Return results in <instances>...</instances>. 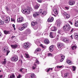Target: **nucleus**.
I'll return each mask as SVG.
<instances>
[{"label":"nucleus","mask_w":78,"mask_h":78,"mask_svg":"<svg viewBox=\"0 0 78 78\" xmlns=\"http://www.w3.org/2000/svg\"><path fill=\"white\" fill-rule=\"evenodd\" d=\"M57 46L59 50H62V48L64 46V44L62 43L58 42L57 43Z\"/></svg>","instance_id":"obj_2"},{"label":"nucleus","mask_w":78,"mask_h":78,"mask_svg":"<svg viewBox=\"0 0 78 78\" xmlns=\"http://www.w3.org/2000/svg\"><path fill=\"white\" fill-rule=\"evenodd\" d=\"M4 23V22L2 21L1 20H0V25H3Z\"/></svg>","instance_id":"obj_29"},{"label":"nucleus","mask_w":78,"mask_h":78,"mask_svg":"<svg viewBox=\"0 0 78 78\" xmlns=\"http://www.w3.org/2000/svg\"><path fill=\"white\" fill-rule=\"evenodd\" d=\"M15 78V75L13 74H11L10 76V78Z\"/></svg>","instance_id":"obj_24"},{"label":"nucleus","mask_w":78,"mask_h":78,"mask_svg":"<svg viewBox=\"0 0 78 78\" xmlns=\"http://www.w3.org/2000/svg\"><path fill=\"white\" fill-rule=\"evenodd\" d=\"M30 33H31V32L30 31H29L27 32V34H30Z\"/></svg>","instance_id":"obj_57"},{"label":"nucleus","mask_w":78,"mask_h":78,"mask_svg":"<svg viewBox=\"0 0 78 78\" xmlns=\"http://www.w3.org/2000/svg\"><path fill=\"white\" fill-rule=\"evenodd\" d=\"M33 10V9L31 8H30L29 7H28L27 8V10H22V11L23 12H24L25 13H26V14H29L30 13V12L31 11H32Z\"/></svg>","instance_id":"obj_1"},{"label":"nucleus","mask_w":78,"mask_h":78,"mask_svg":"<svg viewBox=\"0 0 78 78\" xmlns=\"http://www.w3.org/2000/svg\"><path fill=\"white\" fill-rule=\"evenodd\" d=\"M5 51H6V52H7L6 55L7 56V55H8L9 53V52H10V51H9V50H7V48L6 49V50Z\"/></svg>","instance_id":"obj_31"},{"label":"nucleus","mask_w":78,"mask_h":78,"mask_svg":"<svg viewBox=\"0 0 78 78\" xmlns=\"http://www.w3.org/2000/svg\"><path fill=\"white\" fill-rule=\"evenodd\" d=\"M21 78V76L19 74L18 76L17 77V78Z\"/></svg>","instance_id":"obj_48"},{"label":"nucleus","mask_w":78,"mask_h":78,"mask_svg":"<svg viewBox=\"0 0 78 78\" xmlns=\"http://www.w3.org/2000/svg\"><path fill=\"white\" fill-rule=\"evenodd\" d=\"M53 11L55 14H58V9H54Z\"/></svg>","instance_id":"obj_17"},{"label":"nucleus","mask_w":78,"mask_h":78,"mask_svg":"<svg viewBox=\"0 0 78 78\" xmlns=\"http://www.w3.org/2000/svg\"><path fill=\"white\" fill-rule=\"evenodd\" d=\"M78 36V34L77 33H75L74 34V36L75 37V38L76 37Z\"/></svg>","instance_id":"obj_38"},{"label":"nucleus","mask_w":78,"mask_h":78,"mask_svg":"<svg viewBox=\"0 0 78 78\" xmlns=\"http://www.w3.org/2000/svg\"><path fill=\"white\" fill-rule=\"evenodd\" d=\"M63 29L64 31H68L70 29V26L69 24H66L65 26H63Z\"/></svg>","instance_id":"obj_3"},{"label":"nucleus","mask_w":78,"mask_h":78,"mask_svg":"<svg viewBox=\"0 0 78 78\" xmlns=\"http://www.w3.org/2000/svg\"><path fill=\"white\" fill-rule=\"evenodd\" d=\"M36 68V67L35 66H33L32 67V69L33 70H34V69H35Z\"/></svg>","instance_id":"obj_54"},{"label":"nucleus","mask_w":78,"mask_h":78,"mask_svg":"<svg viewBox=\"0 0 78 78\" xmlns=\"http://www.w3.org/2000/svg\"><path fill=\"white\" fill-rule=\"evenodd\" d=\"M36 77V76L35 75L33 74H32L30 76V77L29 78H34Z\"/></svg>","instance_id":"obj_19"},{"label":"nucleus","mask_w":78,"mask_h":78,"mask_svg":"<svg viewBox=\"0 0 78 78\" xmlns=\"http://www.w3.org/2000/svg\"><path fill=\"white\" fill-rule=\"evenodd\" d=\"M23 45V47L25 48H28L30 47V44L28 43H25Z\"/></svg>","instance_id":"obj_5"},{"label":"nucleus","mask_w":78,"mask_h":78,"mask_svg":"<svg viewBox=\"0 0 78 78\" xmlns=\"http://www.w3.org/2000/svg\"><path fill=\"white\" fill-rule=\"evenodd\" d=\"M58 34H61V30H59L58 31Z\"/></svg>","instance_id":"obj_49"},{"label":"nucleus","mask_w":78,"mask_h":78,"mask_svg":"<svg viewBox=\"0 0 78 78\" xmlns=\"http://www.w3.org/2000/svg\"><path fill=\"white\" fill-rule=\"evenodd\" d=\"M37 24V23L36 22H33L32 23H31V25L33 27L34 26H35Z\"/></svg>","instance_id":"obj_18"},{"label":"nucleus","mask_w":78,"mask_h":78,"mask_svg":"<svg viewBox=\"0 0 78 78\" xmlns=\"http://www.w3.org/2000/svg\"><path fill=\"white\" fill-rule=\"evenodd\" d=\"M2 37V34L1 33H0V37Z\"/></svg>","instance_id":"obj_61"},{"label":"nucleus","mask_w":78,"mask_h":78,"mask_svg":"<svg viewBox=\"0 0 78 78\" xmlns=\"http://www.w3.org/2000/svg\"><path fill=\"white\" fill-rule=\"evenodd\" d=\"M75 3V0H69V4L70 5H73Z\"/></svg>","instance_id":"obj_7"},{"label":"nucleus","mask_w":78,"mask_h":78,"mask_svg":"<svg viewBox=\"0 0 78 78\" xmlns=\"http://www.w3.org/2000/svg\"><path fill=\"white\" fill-rule=\"evenodd\" d=\"M24 28H25L24 27H20L19 28V30H20V31H22V30H23V29H24Z\"/></svg>","instance_id":"obj_28"},{"label":"nucleus","mask_w":78,"mask_h":78,"mask_svg":"<svg viewBox=\"0 0 78 78\" xmlns=\"http://www.w3.org/2000/svg\"><path fill=\"white\" fill-rule=\"evenodd\" d=\"M54 20V18H53V17H52L51 18H49L48 19V22H52Z\"/></svg>","instance_id":"obj_12"},{"label":"nucleus","mask_w":78,"mask_h":78,"mask_svg":"<svg viewBox=\"0 0 78 78\" xmlns=\"http://www.w3.org/2000/svg\"><path fill=\"white\" fill-rule=\"evenodd\" d=\"M11 46L12 48L14 49L17 48V47H18V45L17 44H15L14 45L12 44Z\"/></svg>","instance_id":"obj_10"},{"label":"nucleus","mask_w":78,"mask_h":78,"mask_svg":"<svg viewBox=\"0 0 78 78\" xmlns=\"http://www.w3.org/2000/svg\"><path fill=\"white\" fill-rule=\"evenodd\" d=\"M41 50V48H38L35 50V52H37V51H40Z\"/></svg>","instance_id":"obj_30"},{"label":"nucleus","mask_w":78,"mask_h":78,"mask_svg":"<svg viewBox=\"0 0 78 78\" xmlns=\"http://www.w3.org/2000/svg\"><path fill=\"white\" fill-rule=\"evenodd\" d=\"M34 8L35 9H37L39 8V6L37 5H36L34 6Z\"/></svg>","instance_id":"obj_25"},{"label":"nucleus","mask_w":78,"mask_h":78,"mask_svg":"<svg viewBox=\"0 0 78 78\" xmlns=\"http://www.w3.org/2000/svg\"><path fill=\"white\" fill-rule=\"evenodd\" d=\"M64 59H63L62 58V59H60V61H61V62H62V61H63L64 60Z\"/></svg>","instance_id":"obj_55"},{"label":"nucleus","mask_w":78,"mask_h":78,"mask_svg":"<svg viewBox=\"0 0 78 78\" xmlns=\"http://www.w3.org/2000/svg\"><path fill=\"white\" fill-rule=\"evenodd\" d=\"M73 35H72L71 36H70V37H71V39H73Z\"/></svg>","instance_id":"obj_62"},{"label":"nucleus","mask_w":78,"mask_h":78,"mask_svg":"<svg viewBox=\"0 0 78 78\" xmlns=\"http://www.w3.org/2000/svg\"><path fill=\"white\" fill-rule=\"evenodd\" d=\"M4 32L5 34H10V32L9 31L4 30Z\"/></svg>","instance_id":"obj_20"},{"label":"nucleus","mask_w":78,"mask_h":78,"mask_svg":"<svg viewBox=\"0 0 78 78\" xmlns=\"http://www.w3.org/2000/svg\"><path fill=\"white\" fill-rule=\"evenodd\" d=\"M35 61L36 63H37V64H39V61L37 60V59H36Z\"/></svg>","instance_id":"obj_41"},{"label":"nucleus","mask_w":78,"mask_h":78,"mask_svg":"<svg viewBox=\"0 0 78 78\" xmlns=\"http://www.w3.org/2000/svg\"><path fill=\"white\" fill-rule=\"evenodd\" d=\"M68 73H66L65 74H64V77H65L66 78V77H67V76H68Z\"/></svg>","instance_id":"obj_43"},{"label":"nucleus","mask_w":78,"mask_h":78,"mask_svg":"<svg viewBox=\"0 0 78 78\" xmlns=\"http://www.w3.org/2000/svg\"><path fill=\"white\" fill-rule=\"evenodd\" d=\"M65 9H67V10L69 9V8L67 7H65Z\"/></svg>","instance_id":"obj_60"},{"label":"nucleus","mask_w":78,"mask_h":78,"mask_svg":"<svg viewBox=\"0 0 78 78\" xmlns=\"http://www.w3.org/2000/svg\"><path fill=\"white\" fill-rule=\"evenodd\" d=\"M70 17V15H69L67 14L66 16V17L67 19H69V17Z\"/></svg>","instance_id":"obj_45"},{"label":"nucleus","mask_w":78,"mask_h":78,"mask_svg":"<svg viewBox=\"0 0 78 78\" xmlns=\"http://www.w3.org/2000/svg\"><path fill=\"white\" fill-rule=\"evenodd\" d=\"M37 1L39 3H41L42 2V0H38Z\"/></svg>","instance_id":"obj_51"},{"label":"nucleus","mask_w":78,"mask_h":78,"mask_svg":"<svg viewBox=\"0 0 78 78\" xmlns=\"http://www.w3.org/2000/svg\"><path fill=\"white\" fill-rule=\"evenodd\" d=\"M44 42L46 44H48L50 43L49 40L48 39H45L44 41Z\"/></svg>","instance_id":"obj_13"},{"label":"nucleus","mask_w":78,"mask_h":78,"mask_svg":"<svg viewBox=\"0 0 78 78\" xmlns=\"http://www.w3.org/2000/svg\"><path fill=\"white\" fill-rule=\"evenodd\" d=\"M33 16L35 17H36V16H39V12H35L34 13Z\"/></svg>","instance_id":"obj_15"},{"label":"nucleus","mask_w":78,"mask_h":78,"mask_svg":"<svg viewBox=\"0 0 78 78\" xmlns=\"http://www.w3.org/2000/svg\"><path fill=\"white\" fill-rule=\"evenodd\" d=\"M34 66H35V67H36V66H37V65H36V64H35V63H34Z\"/></svg>","instance_id":"obj_64"},{"label":"nucleus","mask_w":78,"mask_h":78,"mask_svg":"<svg viewBox=\"0 0 78 78\" xmlns=\"http://www.w3.org/2000/svg\"><path fill=\"white\" fill-rule=\"evenodd\" d=\"M23 18L22 17H20L19 18H18L17 20V21L19 23H21V22H22L23 21Z\"/></svg>","instance_id":"obj_6"},{"label":"nucleus","mask_w":78,"mask_h":78,"mask_svg":"<svg viewBox=\"0 0 78 78\" xmlns=\"http://www.w3.org/2000/svg\"><path fill=\"white\" fill-rule=\"evenodd\" d=\"M75 39H76V40H77V41H78V36H77L76 37V38H75Z\"/></svg>","instance_id":"obj_59"},{"label":"nucleus","mask_w":78,"mask_h":78,"mask_svg":"<svg viewBox=\"0 0 78 78\" xmlns=\"http://www.w3.org/2000/svg\"><path fill=\"white\" fill-rule=\"evenodd\" d=\"M62 41L63 42H65L67 44L69 43V40L68 38H64L62 39Z\"/></svg>","instance_id":"obj_9"},{"label":"nucleus","mask_w":78,"mask_h":78,"mask_svg":"<svg viewBox=\"0 0 78 78\" xmlns=\"http://www.w3.org/2000/svg\"><path fill=\"white\" fill-rule=\"evenodd\" d=\"M40 46H41V47L42 48H44V46L43 44H40Z\"/></svg>","instance_id":"obj_52"},{"label":"nucleus","mask_w":78,"mask_h":78,"mask_svg":"<svg viewBox=\"0 0 78 78\" xmlns=\"http://www.w3.org/2000/svg\"><path fill=\"white\" fill-rule=\"evenodd\" d=\"M6 59H4V61L2 62V64H6Z\"/></svg>","instance_id":"obj_23"},{"label":"nucleus","mask_w":78,"mask_h":78,"mask_svg":"<svg viewBox=\"0 0 78 78\" xmlns=\"http://www.w3.org/2000/svg\"><path fill=\"white\" fill-rule=\"evenodd\" d=\"M56 22L57 23V26L58 27H60V25L61 24V21L59 20H58L56 21Z\"/></svg>","instance_id":"obj_14"},{"label":"nucleus","mask_w":78,"mask_h":78,"mask_svg":"<svg viewBox=\"0 0 78 78\" xmlns=\"http://www.w3.org/2000/svg\"><path fill=\"white\" fill-rule=\"evenodd\" d=\"M50 68H49L47 69V72H48L49 71H50Z\"/></svg>","instance_id":"obj_58"},{"label":"nucleus","mask_w":78,"mask_h":78,"mask_svg":"<svg viewBox=\"0 0 78 78\" xmlns=\"http://www.w3.org/2000/svg\"><path fill=\"white\" fill-rule=\"evenodd\" d=\"M56 30V28L55 27H52V28L51 31H55Z\"/></svg>","instance_id":"obj_21"},{"label":"nucleus","mask_w":78,"mask_h":78,"mask_svg":"<svg viewBox=\"0 0 78 78\" xmlns=\"http://www.w3.org/2000/svg\"><path fill=\"white\" fill-rule=\"evenodd\" d=\"M11 59L13 61L16 62L18 60V57L17 56L15 55L11 58Z\"/></svg>","instance_id":"obj_4"},{"label":"nucleus","mask_w":78,"mask_h":78,"mask_svg":"<svg viewBox=\"0 0 78 78\" xmlns=\"http://www.w3.org/2000/svg\"><path fill=\"white\" fill-rule=\"evenodd\" d=\"M63 15H64V16H66V15H67V13L66 12H64L63 13Z\"/></svg>","instance_id":"obj_50"},{"label":"nucleus","mask_w":78,"mask_h":78,"mask_svg":"<svg viewBox=\"0 0 78 78\" xmlns=\"http://www.w3.org/2000/svg\"><path fill=\"white\" fill-rule=\"evenodd\" d=\"M46 14H47V12L45 11H44V12L41 13V15H42V16H45Z\"/></svg>","instance_id":"obj_22"},{"label":"nucleus","mask_w":78,"mask_h":78,"mask_svg":"<svg viewBox=\"0 0 78 78\" xmlns=\"http://www.w3.org/2000/svg\"><path fill=\"white\" fill-rule=\"evenodd\" d=\"M3 77V75H0V78H2Z\"/></svg>","instance_id":"obj_63"},{"label":"nucleus","mask_w":78,"mask_h":78,"mask_svg":"<svg viewBox=\"0 0 78 78\" xmlns=\"http://www.w3.org/2000/svg\"><path fill=\"white\" fill-rule=\"evenodd\" d=\"M23 28H26L27 27V25L26 24H23Z\"/></svg>","instance_id":"obj_33"},{"label":"nucleus","mask_w":78,"mask_h":78,"mask_svg":"<svg viewBox=\"0 0 78 78\" xmlns=\"http://www.w3.org/2000/svg\"><path fill=\"white\" fill-rule=\"evenodd\" d=\"M24 69L23 68H21L20 69V72H21V73H23V70Z\"/></svg>","instance_id":"obj_26"},{"label":"nucleus","mask_w":78,"mask_h":78,"mask_svg":"<svg viewBox=\"0 0 78 78\" xmlns=\"http://www.w3.org/2000/svg\"><path fill=\"white\" fill-rule=\"evenodd\" d=\"M66 62L67 63H68V64H69L70 65H71L72 64V62L70 60H69V59H67L66 60Z\"/></svg>","instance_id":"obj_16"},{"label":"nucleus","mask_w":78,"mask_h":78,"mask_svg":"<svg viewBox=\"0 0 78 78\" xmlns=\"http://www.w3.org/2000/svg\"><path fill=\"white\" fill-rule=\"evenodd\" d=\"M43 12V10H42L41 9H40L39 10V13L41 14H42V13Z\"/></svg>","instance_id":"obj_35"},{"label":"nucleus","mask_w":78,"mask_h":78,"mask_svg":"<svg viewBox=\"0 0 78 78\" xmlns=\"http://www.w3.org/2000/svg\"><path fill=\"white\" fill-rule=\"evenodd\" d=\"M61 58L62 59H64V58H65V56L62 55H61Z\"/></svg>","instance_id":"obj_42"},{"label":"nucleus","mask_w":78,"mask_h":78,"mask_svg":"<svg viewBox=\"0 0 78 78\" xmlns=\"http://www.w3.org/2000/svg\"><path fill=\"white\" fill-rule=\"evenodd\" d=\"M40 42H39V40H37V41H36L35 42V43H39Z\"/></svg>","instance_id":"obj_56"},{"label":"nucleus","mask_w":78,"mask_h":78,"mask_svg":"<svg viewBox=\"0 0 78 78\" xmlns=\"http://www.w3.org/2000/svg\"><path fill=\"white\" fill-rule=\"evenodd\" d=\"M77 48V47H76V46L74 45V46H72V50H73L74 49H76V48Z\"/></svg>","instance_id":"obj_27"},{"label":"nucleus","mask_w":78,"mask_h":78,"mask_svg":"<svg viewBox=\"0 0 78 78\" xmlns=\"http://www.w3.org/2000/svg\"><path fill=\"white\" fill-rule=\"evenodd\" d=\"M10 20V18L9 16H7L6 18V20H5V23H8L9 22Z\"/></svg>","instance_id":"obj_11"},{"label":"nucleus","mask_w":78,"mask_h":78,"mask_svg":"<svg viewBox=\"0 0 78 78\" xmlns=\"http://www.w3.org/2000/svg\"><path fill=\"white\" fill-rule=\"evenodd\" d=\"M69 22L71 25H73V24L72 23V20H69Z\"/></svg>","instance_id":"obj_47"},{"label":"nucleus","mask_w":78,"mask_h":78,"mask_svg":"<svg viewBox=\"0 0 78 78\" xmlns=\"http://www.w3.org/2000/svg\"><path fill=\"white\" fill-rule=\"evenodd\" d=\"M73 29H72L70 32V33H72L73 32Z\"/></svg>","instance_id":"obj_53"},{"label":"nucleus","mask_w":78,"mask_h":78,"mask_svg":"<svg viewBox=\"0 0 78 78\" xmlns=\"http://www.w3.org/2000/svg\"><path fill=\"white\" fill-rule=\"evenodd\" d=\"M6 10H7V12H8L9 11V9L8 8V7H6Z\"/></svg>","instance_id":"obj_40"},{"label":"nucleus","mask_w":78,"mask_h":78,"mask_svg":"<svg viewBox=\"0 0 78 78\" xmlns=\"http://www.w3.org/2000/svg\"><path fill=\"white\" fill-rule=\"evenodd\" d=\"M25 55L26 58H29V55H28V54H26Z\"/></svg>","instance_id":"obj_39"},{"label":"nucleus","mask_w":78,"mask_h":78,"mask_svg":"<svg viewBox=\"0 0 78 78\" xmlns=\"http://www.w3.org/2000/svg\"><path fill=\"white\" fill-rule=\"evenodd\" d=\"M57 68H58V69H60L61 68H62V66H57Z\"/></svg>","instance_id":"obj_46"},{"label":"nucleus","mask_w":78,"mask_h":78,"mask_svg":"<svg viewBox=\"0 0 78 78\" xmlns=\"http://www.w3.org/2000/svg\"><path fill=\"white\" fill-rule=\"evenodd\" d=\"M50 36L51 38H53V35L52 34V32L50 33Z\"/></svg>","instance_id":"obj_32"},{"label":"nucleus","mask_w":78,"mask_h":78,"mask_svg":"<svg viewBox=\"0 0 78 78\" xmlns=\"http://www.w3.org/2000/svg\"><path fill=\"white\" fill-rule=\"evenodd\" d=\"M12 8L13 9H15V8H16V6L15 5H13L12 6Z\"/></svg>","instance_id":"obj_37"},{"label":"nucleus","mask_w":78,"mask_h":78,"mask_svg":"<svg viewBox=\"0 0 78 78\" xmlns=\"http://www.w3.org/2000/svg\"><path fill=\"white\" fill-rule=\"evenodd\" d=\"M48 56H52V55L51 53L48 54Z\"/></svg>","instance_id":"obj_44"},{"label":"nucleus","mask_w":78,"mask_h":78,"mask_svg":"<svg viewBox=\"0 0 78 78\" xmlns=\"http://www.w3.org/2000/svg\"><path fill=\"white\" fill-rule=\"evenodd\" d=\"M53 50H54V46L51 45L49 47V50L50 51H53Z\"/></svg>","instance_id":"obj_8"},{"label":"nucleus","mask_w":78,"mask_h":78,"mask_svg":"<svg viewBox=\"0 0 78 78\" xmlns=\"http://www.w3.org/2000/svg\"><path fill=\"white\" fill-rule=\"evenodd\" d=\"M72 69L73 71H75V70H76V67L74 66H73L72 67Z\"/></svg>","instance_id":"obj_34"},{"label":"nucleus","mask_w":78,"mask_h":78,"mask_svg":"<svg viewBox=\"0 0 78 78\" xmlns=\"http://www.w3.org/2000/svg\"><path fill=\"white\" fill-rule=\"evenodd\" d=\"M75 26L76 27H78V21H76L75 23Z\"/></svg>","instance_id":"obj_36"}]
</instances>
